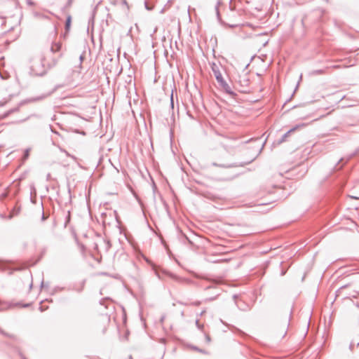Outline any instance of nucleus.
<instances>
[{
  "label": "nucleus",
  "instance_id": "1",
  "mask_svg": "<svg viewBox=\"0 0 359 359\" xmlns=\"http://www.w3.org/2000/svg\"><path fill=\"white\" fill-rule=\"evenodd\" d=\"M211 69H212L213 74L215 76V79H216L217 81L218 82V83L219 82L222 81L223 80H224L222 75V72H221L222 66L220 65H217L216 63H212L211 65Z\"/></svg>",
  "mask_w": 359,
  "mask_h": 359
},
{
  "label": "nucleus",
  "instance_id": "10",
  "mask_svg": "<svg viewBox=\"0 0 359 359\" xmlns=\"http://www.w3.org/2000/svg\"><path fill=\"white\" fill-rule=\"evenodd\" d=\"M29 151H30V149H27L25 151V154H24V158L26 159L28 158L29 155Z\"/></svg>",
  "mask_w": 359,
  "mask_h": 359
},
{
  "label": "nucleus",
  "instance_id": "15",
  "mask_svg": "<svg viewBox=\"0 0 359 359\" xmlns=\"http://www.w3.org/2000/svg\"><path fill=\"white\" fill-rule=\"evenodd\" d=\"M215 10H216L217 18H219V12L218 6H216Z\"/></svg>",
  "mask_w": 359,
  "mask_h": 359
},
{
  "label": "nucleus",
  "instance_id": "5",
  "mask_svg": "<svg viewBox=\"0 0 359 359\" xmlns=\"http://www.w3.org/2000/svg\"><path fill=\"white\" fill-rule=\"evenodd\" d=\"M62 57V53H60L57 57H53L51 61L47 63V65L48 66V67L52 68V67H54L55 66H56L59 61V59L61 58Z\"/></svg>",
  "mask_w": 359,
  "mask_h": 359
},
{
  "label": "nucleus",
  "instance_id": "21",
  "mask_svg": "<svg viewBox=\"0 0 359 359\" xmlns=\"http://www.w3.org/2000/svg\"><path fill=\"white\" fill-rule=\"evenodd\" d=\"M29 304H25L24 306L27 307V306H29Z\"/></svg>",
  "mask_w": 359,
  "mask_h": 359
},
{
  "label": "nucleus",
  "instance_id": "22",
  "mask_svg": "<svg viewBox=\"0 0 359 359\" xmlns=\"http://www.w3.org/2000/svg\"><path fill=\"white\" fill-rule=\"evenodd\" d=\"M80 60H83V56L82 55L80 56Z\"/></svg>",
  "mask_w": 359,
  "mask_h": 359
},
{
  "label": "nucleus",
  "instance_id": "14",
  "mask_svg": "<svg viewBox=\"0 0 359 359\" xmlns=\"http://www.w3.org/2000/svg\"><path fill=\"white\" fill-rule=\"evenodd\" d=\"M205 340L208 343H210V337L209 335L206 334L205 335Z\"/></svg>",
  "mask_w": 359,
  "mask_h": 359
},
{
  "label": "nucleus",
  "instance_id": "2",
  "mask_svg": "<svg viewBox=\"0 0 359 359\" xmlns=\"http://www.w3.org/2000/svg\"><path fill=\"white\" fill-rule=\"evenodd\" d=\"M41 67L40 62H37L34 63L31 67V74L34 76H43L46 74V70L43 67H41V69L39 68Z\"/></svg>",
  "mask_w": 359,
  "mask_h": 359
},
{
  "label": "nucleus",
  "instance_id": "12",
  "mask_svg": "<svg viewBox=\"0 0 359 359\" xmlns=\"http://www.w3.org/2000/svg\"><path fill=\"white\" fill-rule=\"evenodd\" d=\"M196 325L200 330H201L203 327V325L199 323L198 320H196Z\"/></svg>",
  "mask_w": 359,
  "mask_h": 359
},
{
  "label": "nucleus",
  "instance_id": "9",
  "mask_svg": "<svg viewBox=\"0 0 359 359\" xmlns=\"http://www.w3.org/2000/svg\"><path fill=\"white\" fill-rule=\"evenodd\" d=\"M312 74H324V70H323V69L315 70L313 72Z\"/></svg>",
  "mask_w": 359,
  "mask_h": 359
},
{
  "label": "nucleus",
  "instance_id": "20",
  "mask_svg": "<svg viewBox=\"0 0 359 359\" xmlns=\"http://www.w3.org/2000/svg\"><path fill=\"white\" fill-rule=\"evenodd\" d=\"M205 311H203L201 313V316H203L204 313H205Z\"/></svg>",
  "mask_w": 359,
  "mask_h": 359
},
{
  "label": "nucleus",
  "instance_id": "18",
  "mask_svg": "<svg viewBox=\"0 0 359 359\" xmlns=\"http://www.w3.org/2000/svg\"><path fill=\"white\" fill-rule=\"evenodd\" d=\"M213 165H215V166H219V167H222V165H218V164H217V163H213Z\"/></svg>",
  "mask_w": 359,
  "mask_h": 359
},
{
  "label": "nucleus",
  "instance_id": "8",
  "mask_svg": "<svg viewBox=\"0 0 359 359\" xmlns=\"http://www.w3.org/2000/svg\"><path fill=\"white\" fill-rule=\"evenodd\" d=\"M239 83L242 86L246 87L249 85V79L244 78L243 80L240 79Z\"/></svg>",
  "mask_w": 359,
  "mask_h": 359
},
{
  "label": "nucleus",
  "instance_id": "6",
  "mask_svg": "<svg viewBox=\"0 0 359 359\" xmlns=\"http://www.w3.org/2000/svg\"><path fill=\"white\" fill-rule=\"evenodd\" d=\"M296 130V128H293L288 130L287 133H285L280 140L277 141V144H280L287 140V138L289 137L290 134L292 132H294Z\"/></svg>",
  "mask_w": 359,
  "mask_h": 359
},
{
  "label": "nucleus",
  "instance_id": "3",
  "mask_svg": "<svg viewBox=\"0 0 359 359\" xmlns=\"http://www.w3.org/2000/svg\"><path fill=\"white\" fill-rule=\"evenodd\" d=\"M219 84L226 93L231 95H234V93L232 91L230 86L225 81V80L219 82Z\"/></svg>",
  "mask_w": 359,
  "mask_h": 359
},
{
  "label": "nucleus",
  "instance_id": "13",
  "mask_svg": "<svg viewBox=\"0 0 359 359\" xmlns=\"http://www.w3.org/2000/svg\"><path fill=\"white\" fill-rule=\"evenodd\" d=\"M194 349H195L196 351H198V352H201V353H205V351L201 349V348H198L197 347H194Z\"/></svg>",
  "mask_w": 359,
  "mask_h": 359
},
{
  "label": "nucleus",
  "instance_id": "17",
  "mask_svg": "<svg viewBox=\"0 0 359 359\" xmlns=\"http://www.w3.org/2000/svg\"><path fill=\"white\" fill-rule=\"evenodd\" d=\"M156 275L159 278H161V275H160V273H159V272H158V271H156Z\"/></svg>",
  "mask_w": 359,
  "mask_h": 359
},
{
  "label": "nucleus",
  "instance_id": "16",
  "mask_svg": "<svg viewBox=\"0 0 359 359\" xmlns=\"http://www.w3.org/2000/svg\"><path fill=\"white\" fill-rule=\"evenodd\" d=\"M200 304H201L200 302H196L193 303L192 304L195 305V306H198V305H200Z\"/></svg>",
  "mask_w": 359,
  "mask_h": 359
},
{
  "label": "nucleus",
  "instance_id": "7",
  "mask_svg": "<svg viewBox=\"0 0 359 359\" xmlns=\"http://www.w3.org/2000/svg\"><path fill=\"white\" fill-rule=\"evenodd\" d=\"M71 22H72V18L70 15H69L67 18L66 22H65V29L67 31H68L71 26Z\"/></svg>",
  "mask_w": 359,
  "mask_h": 359
},
{
  "label": "nucleus",
  "instance_id": "4",
  "mask_svg": "<svg viewBox=\"0 0 359 359\" xmlns=\"http://www.w3.org/2000/svg\"><path fill=\"white\" fill-rule=\"evenodd\" d=\"M62 48V43L60 42H53L50 48V51L55 54L60 53Z\"/></svg>",
  "mask_w": 359,
  "mask_h": 359
},
{
  "label": "nucleus",
  "instance_id": "23",
  "mask_svg": "<svg viewBox=\"0 0 359 359\" xmlns=\"http://www.w3.org/2000/svg\"><path fill=\"white\" fill-rule=\"evenodd\" d=\"M173 102V100H172V97H171V102L172 103Z\"/></svg>",
  "mask_w": 359,
  "mask_h": 359
},
{
  "label": "nucleus",
  "instance_id": "19",
  "mask_svg": "<svg viewBox=\"0 0 359 359\" xmlns=\"http://www.w3.org/2000/svg\"><path fill=\"white\" fill-rule=\"evenodd\" d=\"M26 120H27V118L23 119V120H20V121H18V123H22V122H23V121H25Z\"/></svg>",
  "mask_w": 359,
  "mask_h": 359
},
{
  "label": "nucleus",
  "instance_id": "11",
  "mask_svg": "<svg viewBox=\"0 0 359 359\" xmlns=\"http://www.w3.org/2000/svg\"><path fill=\"white\" fill-rule=\"evenodd\" d=\"M168 276H170V278H173V279H177V276L171 273H169V272H165Z\"/></svg>",
  "mask_w": 359,
  "mask_h": 359
}]
</instances>
